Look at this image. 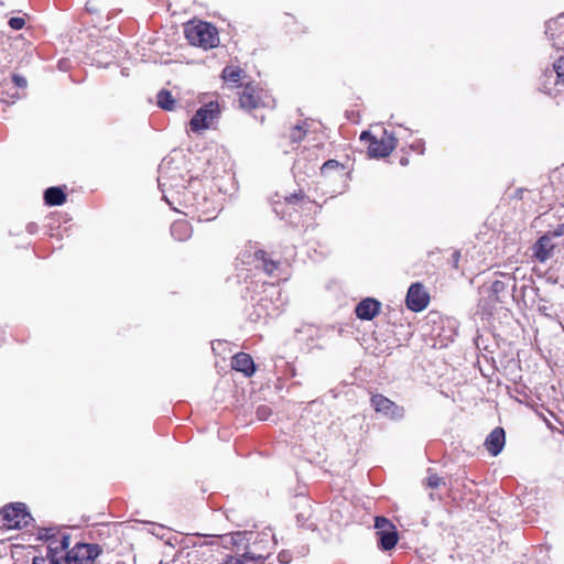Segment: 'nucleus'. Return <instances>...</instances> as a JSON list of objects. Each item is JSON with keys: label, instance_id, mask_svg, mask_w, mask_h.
I'll return each instance as SVG.
<instances>
[{"label": "nucleus", "instance_id": "393cba45", "mask_svg": "<svg viewBox=\"0 0 564 564\" xmlns=\"http://www.w3.org/2000/svg\"><path fill=\"white\" fill-rule=\"evenodd\" d=\"M13 82L15 83V85L18 87H21V88H25L26 87V79L23 77V76H20V75H14L13 76Z\"/></svg>", "mask_w": 564, "mask_h": 564}, {"label": "nucleus", "instance_id": "423d86ee", "mask_svg": "<svg viewBox=\"0 0 564 564\" xmlns=\"http://www.w3.org/2000/svg\"><path fill=\"white\" fill-rule=\"evenodd\" d=\"M379 545L382 550L393 549L399 540L395 527L386 518L377 517L375 521Z\"/></svg>", "mask_w": 564, "mask_h": 564}, {"label": "nucleus", "instance_id": "cd10ccee", "mask_svg": "<svg viewBox=\"0 0 564 564\" xmlns=\"http://www.w3.org/2000/svg\"><path fill=\"white\" fill-rule=\"evenodd\" d=\"M564 235V223L561 224L554 231H553V236L557 237V236H562Z\"/></svg>", "mask_w": 564, "mask_h": 564}, {"label": "nucleus", "instance_id": "6e6552de", "mask_svg": "<svg viewBox=\"0 0 564 564\" xmlns=\"http://www.w3.org/2000/svg\"><path fill=\"white\" fill-rule=\"evenodd\" d=\"M371 403L377 412H380L390 419H399L403 416V409L381 394L373 395Z\"/></svg>", "mask_w": 564, "mask_h": 564}, {"label": "nucleus", "instance_id": "f8f14e48", "mask_svg": "<svg viewBox=\"0 0 564 564\" xmlns=\"http://www.w3.org/2000/svg\"><path fill=\"white\" fill-rule=\"evenodd\" d=\"M240 106L246 109H253L260 105V96L257 90L247 86L239 98Z\"/></svg>", "mask_w": 564, "mask_h": 564}, {"label": "nucleus", "instance_id": "412c9836", "mask_svg": "<svg viewBox=\"0 0 564 564\" xmlns=\"http://www.w3.org/2000/svg\"><path fill=\"white\" fill-rule=\"evenodd\" d=\"M443 484H444L443 479L441 477H438L437 475H430L426 479V486L430 488H437Z\"/></svg>", "mask_w": 564, "mask_h": 564}, {"label": "nucleus", "instance_id": "20e7f679", "mask_svg": "<svg viewBox=\"0 0 564 564\" xmlns=\"http://www.w3.org/2000/svg\"><path fill=\"white\" fill-rule=\"evenodd\" d=\"M99 553L96 544L77 543L66 552L65 564H91Z\"/></svg>", "mask_w": 564, "mask_h": 564}, {"label": "nucleus", "instance_id": "f257e3e1", "mask_svg": "<svg viewBox=\"0 0 564 564\" xmlns=\"http://www.w3.org/2000/svg\"><path fill=\"white\" fill-rule=\"evenodd\" d=\"M185 35L192 45L212 48L218 45L217 30L207 22H189L185 26Z\"/></svg>", "mask_w": 564, "mask_h": 564}, {"label": "nucleus", "instance_id": "6ab92c4d", "mask_svg": "<svg viewBox=\"0 0 564 564\" xmlns=\"http://www.w3.org/2000/svg\"><path fill=\"white\" fill-rule=\"evenodd\" d=\"M305 133L306 128L303 124H297L292 129L290 137L293 142H299L305 137Z\"/></svg>", "mask_w": 564, "mask_h": 564}, {"label": "nucleus", "instance_id": "2eb2a0df", "mask_svg": "<svg viewBox=\"0 0 564 564\" xmlns=\"http://www.w3.org/2000/svg\"><path fill=\"white\" fill-rule=\"evenodd\" d=\"M254 259L258 262L257 267H261L268 274H272L278 269V263L268 259L262 250L254 252Z\"/></svg>", "mask_w": 564, "mask_h": 564}, {"label": "nucleus", "instance_id": "4468645a", "mask_svg": "<svg viewBox=\"0 0 564 564\" xmlns=\"http://www.w3.org/2000/svg\"><path fill=\"white\" fill-rule=\"evenodd\" d=\"M45 202L51 206H58L65 202V194L58 187H50L45 191Z\"/></svg>", "mask_w": 564, "mask_h": 564}, {"label": "nucleus", "instance_id": "a878e982", "mask_svg": "<svg viewBox=\"0 0 564 564\" xmlns=\"http://www.w3.org/2000/svg\"><path fill=\"white\" fill-rule=\"evenodd\" d=\"M61 551H65L69 547V536L63 535L59 540Z\"/></svg>", "mask_w": 564, "mask_h": 564}, {"label": "nucleus", "instance_id": "ddd939ff", "mask_svg": "<svg viewBox=\"0 0 564 564\" xmlns=\"http://www.w3.org/2000/svg\"><path fill=\"white\" fill-rule=\"evenodd\" d=\"M553 249V245L551 242V238L549 236H542L535 246V257L544 262L550 257L551 250Z\"/></svg>", "mask_w": 564, "mask_h": 564}, {"label": "nucleus", "instance_id": "a211bd4d", "mask_svg": "<svg viewBox=\"0 0 564 564\" xmlns=\"http://www.w3.org/2000/svg\"><path fill=\"white\" fill-rule=\"evenodd\" d=\"M172 235L178 239L183 240L189 236L191 229L185 221H176L172 226Z\"/></svg>", "mask_w": 564, "mask_h": 564}, {"label": "nucleus", "instance_id": "39448f33", "mask_svg": "<svg viewBox=\"0 0 564 564\" xmlns=\"http://www.w3.org/2000/svg\"><path fill=\"white\" fill-rule=\"evenodd\" d=\"M2 518L8 529H21L29 524L31 516L25 511L24 505L11 503L2 509Z\"/></svg>", "mask_w": 564, "mask_h": 564}, {"label": "nucleus", "instance_id": "b1692460", "mask_svg": "<svg viewBox=\"0 0 564 564\" xmlns=\"http://www.w3.org/2000/svg\"><path fill=\"white\" fill-rule=\"evenodd\" d=\"M339 166V163L335 160H329L325 162L322 166V172L326 173L328 170L337 169Z\"/></svg>", "mask_w": 564, "mask_h": 564}, {"label": "nucleus", "instance_id": "bb28decb", "mask_svg": "<svg viewBox=\"0 0 564 564\" xmlns=\"http://www.w3.org/2000/svg\"><path fill=\"white\" fill-rule=\"evenodd\" d=\"M48 547L51 551H54V552L61 551L59 540H56V539L52 540L50 542Z\"/></svg>", "mask_w": 564, "mask_h": 564}, {"label": "nucleus", "instance_id": "f03ea898", "mask_svg": "<svg viewBox=\"0 0 564 564\" xmlns=\"http://www.w3.org/2000/svg\"><path fill=\"white\" fill-rule=\"evenodd\" d=\"M220 107L217 101H209L202 106L189 121V128L195 133L210 129L218 120Z\"/></svg>", "mask_w": 564, "mask_h": 564}, {"label": "nucleus", "instance_id": "4be33fe9", "mask_svg": "<svg viewBox=\"0 0 564 564\" xmlns=\"http://www.w3.org/2000/svg\"><path fill=\"white\" fill-rule=\"evenodd\" d=\"M24 19L20 17H13L9 20V25L14 30H21L24 26Z\"/></svg>", "mask_w": 564, "mask_h": 564}, {"label": "nucleus", "instance_id": "f3484780", "mask_svg": "<svg viewBox=\"0 0 564 564\" xmlns=\"http://www.w3.org/2000/svg\"><path fill=\"white\" fill-rule=\"evenodd\" d=\"M242 77V70L238 67L228 66L223 70V78L226 83L238 85Z\"/></svg>", "mask_w": 564, "mask_h": 564}, {"label": "nucleus", "instance_id": "9d476101", "mask_svg": "<svg viewBox=\"0 0 564 564\" xmlns=\"http://www.w3.org/2000/svg\"><path fill=\"white\" fill-rule=\"evenodd\" d=\"M380 310V303L373 299H366L356 306V314L360 319H372Z\"/></svg>", "mask_w": 564, "mask_h": 564}, {"label": "nucleus", "instance_id": "5701e85b", "mask_svg": "<svg viewBox=\"0 0 564 564\" xmlns=\"http://www.w3.org/2000/svg\"><path fill=\"white\" fill-rule=\"evenodd\" d=\"M220 564H246L239 556L227 555Z\"/></svg>", "mask_w": 564, "mask_h": 564}, {"label": "nucleus", "instance_id": "7ed1b4c3", "mask_svg": "<svg viewBox=\"0 0 564 564\" xmlns=\"http://www.w3.org/2000/svg\"><path fill=\"white\" fill-rule=\"evenodd\" d=\"M361 140H368V151L371 156L384 158L389 155L395 148V139L392 134L386 130L381 132V135H373L368 131H364L360 135Z\"/></svg>", "mask_w": 564, "mask_h": 564}, {"label": "nucleus", "instance_id": "c85d7f7f", "mask_svg": "<svg viewBox=\"0 0 564 564\" xmlns=\"http://www.w3.org/2000/svg\"><path fill=\"white\" fill-rule=\"evenodd\" d=\"M236 536L239 538L240 533H236L235 536H232V540H234L235 543L237 542V540L235 539Z\"/></svg>", "mask_w": 564, "mask_h": 564}, {"label": "nucleus", "instance_id": "0eeeda50", "mask_svg": "<svg viewBox=\"0 0 564 564\" xmlns=\"http://www.w3.org/2000/svg\"><path fill=\"white\" fill-rule=\"evenodd\" d=\"M429 304V294L420 283H414L409 288L406 294V305L411 311L421 312Z\"/></svg>", "mask_w": 564, "mask_h": 564}, {"label": "nucleus", "instance_id": "aec40b11", "mask_svg": "<svg viewBox=\"0 0 564 564\" xmlns=\"http://www.w3.org/2000/svg\"><path fill=\"white\" fill-rule=\"evenodd\" d=\"M553 68L556 73L558 82L564 84V56L556 59V62L553 65Z\"/></svg>", "mask_w": 564, "mask_h": 564}, {"label": "nucleus", "instance_id": "1a4fd4ad", "mask_svg": "<svg viewBox=\"0 0 564 564\" xmlns=\"http://www.w3.org/2000/svg\"><path fill=\"white\" fill-rule=\"evenodd\" d=\"M505 431L500 427H496L486 438L485 446L487 451L497 456L505 446Z\"/></svg>", "mask_w": 564, "mask_h": 564}, {"label": "nucleus", "instance_id": "9b49d317", "mask_svg": "<svg viewBox=\"0 0 564 564\" xmlns=\"http://www.w3.org/2000/svg\"><path fill=\"white\" fill-rule=\"evenodd\" d=\"M231 366L235 370L243 372L247 377H250L254 372V364L250 355L239 352L232 357Z\"/></svg>", "mask_w": 564, "mask_h": 564}, {"label": "nucleus", "instance_id": "dca6fc26", "mask_svg": "<svg viewBox=\"0 0 564 564\" xmlns=\"http://www.w3.org/2000/svg\"><path fill=\"white\" fill-rule=\"evenodd\" d=\"M158 106L164 110H173L175 108L176 100L172 97L167 90H161L156 96Z\"/></svg>", "mask_w": 564, "mask_h": 564}]
</instances>
